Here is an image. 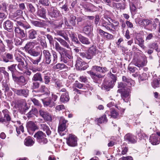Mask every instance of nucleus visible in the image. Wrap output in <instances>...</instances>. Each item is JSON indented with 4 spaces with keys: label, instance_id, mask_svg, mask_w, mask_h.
Masks as SVG:
<instances>
[{
    "label": "nucleus",
    "instance_id": "nucleus-1",
    "mask_svg": "<svg viewBox=\"0 0 160 160\" xmlns=\"http://www.w3.org/2000/svg\"><path fill=\"white\" fill-rule=\"evenodd\" d=\"M55 48L60 55L61 61L67 63L72 60L73 56L71 52L60 46L57 42L55 44Z\"/></svg>",
    "mask_w": 160,
    "mask_h": 160
},
{
    "label": "nucleus",
    "instance_id": "nucleus-2",
    "mask_svg": "<svg viewBox=\"0 0 160 160\" xmlns=\"http://www.w3.org/2000/svg\"><path fill=\"white\" fill-rule=\"evenodd\" d=\"M27 52L33 57H37L36 58H29V59L31 64L36 65H38L41 60L42 53H41L40 52H37L33 49L28 50Z\"/></svg>",
    "mask_w": 160,
    "mask_h": 160
},
{
    "label": "nucleus",
    "instance_id": "nucleus-3",
    "mask_svg": "<svg viewBox=\"0 0 160 160\" xmlns=\"http://www.w3.org/2000/svg\"><path fill=\"white\" fill-rule=\"evenodd\" d=\"M34 137L37 141L41 145L45 144L48 142L45 134L41 131H38L36 132L34 135Z\"/></svg>",
    "mask_w": 160,
    "mask_h": 160
},
{
    "label": "nucleus",
    "instance_id": "nucleus-4",
    "mask_svg": "<svg viewBox=\"0 0 160 160\" xmlns=\"http://www.w3.org/2000/svg\"><path fill=\"white\" fill-rule=\"evenodd\" d=\"M48 15L53 19H57L61 15L60 11L54 7H51L48 10Z\"/></svg>",
    "mask_w": 160,
    "mask_h": 160
},
{
    "label": "nucleus",
    "instance_id": "nucleus-5",
    "mask_svg": "<svg viewBox=\"0 0 160 160\" xmlns=\"http://www.w3.org/2000/svg\"><path fill=\"white\" fill-rule=\"evenodd\" d=\"M147 63V58L146 56H144L143 61L142 62L140 59L135 58L133 59L132 64L140 68L146 66Z\"/></svg>",
    "mask_w": 160,
    "mask_h": 160
},
{
    "label": "nucleus",
    "instance_id": "nucleus-6",
    "mask_svg": "<svg viewBox=\"0 0 160 160\" xmlns=\"http://www.w3.org/2000/svg\"><path fill=\"white\" fill-rule=\"evenodd\" d=\"M77 138L74 135L70 134L67 138V143L69 146L74 147L77 145Z\"/></svg>",
    "mask_w": 160,
    "mask_h": 160
},
{
    "label": "nucleus",
    "instance_id": "nucleus-7",
    "mask_svg": "<svg viewBox=\"0 0 160 160\" xmlns=\"http://www.w3.org/2000/svg\"><path fill=\"white\" fill-rule=\"evenodd\" d=\"M13 80L17 84L21 86L25 85L27 82L24 77L22 76H19V75L13 76Z\"/></svg>",
    "mask_w": 160,
    "mask_h": 160
},
{
    "label": "nucleus",
    "instance_id": "nucleus-8",
    "mask_svg": "<svg viewBox=\"0 0 160 160\" xmlns=\"http://www.w3.org/2000/svg\"><path fill=\"white\" fill-rule=\"evenodd\" d=\"M122 90V89H119L118 90L117 92L121 93V97L125 102H128L130 99V90L128 89L127 90Z\"/></svg>",
    "mask_w": 160,
    "mask_h": 160
},
{
    "label": "nucleus",
    "instance_id": "nucleus-9",
    "mask_svg": "<svg viewBox=\"0 0 160 160\" xmlns=\"http://www.w3.org/2000/svg\"><path fill=\"white\" fill-rule=\"evenodd\" d=\"M87 73L90 75L95 82L99 83L100 82V79L102 78V76L100 74H97L92 70L87 71Z\"/></svg>",
    "mask_w": 160,
    "mask_h": 160
},
{
    "label": "nucleus",
    "instance_id": "nucleus-10",
    "mask_svg": "<svg viewBox=\"0 0 160 160\" xmlns=\"http://www.w3.org/2000/svg\"><path fill=\"white\" fill-rule=\"evenodd\" d=\"M76 67L79 70H84L88 67V65L82 60H78L76 64Z\"/></svg>",
    "mask_w": 160,
    "mask_h": 160
},
{
    "label": "nucleus",
    "instance_id": "nucleus-11",
    "mask_svg": "<svg viewBox=\"0 0 160 160\" xmlns=\"http://www.w3.org/2000/svg\"><path fill=\"white\" fill-rule=\"evenodd\" d=\"M68 121L65 120L63 117H61L59 120V126L58 127V131L60 133V132H63L66 129V123Z\"/></svg>",
    "mask_w": 160,
    "mask_h": 160
},
{
    "label": "nucleus",
    "instance_id": "nucleus-12",
    "mask_svg": "<svg viewBox=\"0 0 160 160\" xmlns=\"http://www.w3.org/2000/svg\"><path fill=\"white\" fill-rule=\"evenodd\" d=\"M42 101L45 107L52 108L56 105V103L54 102L51 98L42 99Z\"/></svg>",
    "mask_w": 160,
    "mask_h": 160
},
{
    "label": "nucleus",
    "instance_id": "nucleus-13",
    "mask_svg": "<svg viewBox=\"0 0 160 160\" xmlns=\"http://www.w3.org/2000/svg\"><path fill=\"white\" fill-rule=\"evenodd\" d=\"M149 141L153 145H156L159 143L160 139L156 134H152L150 136L149 139Z\"/></svg>",
    "mask_w": 160,
    "mask_h": 160
},
{
    "label": "nucleus",
    "instance_id": "nucleus-14",
    "mask_svg": "<svg viewBox=\"0 0 160 160\" xmlns=\"http://www.w3.org/2000/svg\"><path fill=\"white\" fill-rule=\"evenodd\" d=\"M39 112L40 116L43 118L45 120L50 122L52 121V117L47 112L42 110H39Z\"/></svg>",
    "mask_w": 160,
    "mask_h": 160
},
{
    "label": "nucleus",
    "instance_id": "nucleus-15",
    "mask_svg": "<svg viewBox=\"0 0 160 160\" xmlns=\"http://www.w3.org/2000/svg\"><path fill=\"white\" fill-rule=\"evenodd\" d=\"M12 90L18 95L22 96L25 97H27L28 95L29 90L27 89L19 90L13 89Z\"/></svg>",
    "mask_w": 160,
    "mask_h": 160
},
{
    "label": "nucleus",
    "instance_id": "nucleus-16",
    "mask_svg": "<svg viewBox=\"0 0 160 160\" xmlns=\"http://www.w3.org/2000/svg\"><path fill=\"white\" fill-rule=\"evenodd\" d=\"M18 110L22 114L25 113V112L28 109L27 103L25 101L22 102V103H19L18 105Z\"/></svg>",
    "mask_w": 160,
    "mask_h": 160
},
{
    "label": "nucleus",
    "instance_id": "nucleus-17",
    "mask_svg": "<svg viewBox=\"0 0 160 160\" xmlns=\"http://www.w3.org/2000/svg\"><path fill=\"white\" fill-rule=\"evenodd\" d=\"M136 137L131 133H128L124 136L125 140L128 143H135L136 142Z\"/></svg>",
    "mask_w": 160,
    "mask_h": 160
},
{
    "label": "nucleus",
    "instance_id": "nucleus-18",
    "mask_svg": "<svg viewBox=\"0 0 160 160\" xmlns=\"http://www.w3.org/2000/svg\"><path fill=\"white\" fill-rule=\"evenodd\" d=\"M83 7L85 11L89 12H94L96 11L97 8L91 3L84 4Z\"/></svg>",
    "mask_w": 160,
    "mask_h": 160
},
{
    "label": "nucleus",
    "instance_id": "nucleus-19",
    "mask_svg": "<svg viewBox=\"0 0 160 160\" xmlns=\"http://www.w3.org/2000/svg\"><path fill=\"white\" fill-rule=\"evenodd\" d=\"M122 81L129 87L134 86L135 84L134 81L128 76H123Z\"/></svg>",
    "mask_w": 160,
    "mask_h": 160
},
{
    "label": "nucleus",
    "instance_id": "nucleus-20",
    "mask_svg": "<svg viewBox=\"0 0 160 160\" xmlns=\"http://www.w3.org/2000/svg\"><path fill=\"white\" fill-rule=\"evenodd\" d=\"M37 15L43 19H46V9L43 7H40L39 8H38Z\"/></svg>",
    "mask_w": 160,
    "mask_h": 160
},
{
    "label": "nucleus",
    "instance_id": "nucleus-21",
    "mask_svg": "<svg viewBox=\"0 0 160 160\" xmlns=\"http://www.w3.org/2000/svg\"><path fill=\"white\" fill-rule=\"evenodd\" d=\"M87 17L85 16L78 17L77 19V24H81L83 26L88 23H89L88 20H87Z\"/></svg>",
    "mask_w": 160,
    "mask_h": 160
},
{
    "label": "nucleus",
    "instance_id": "nucleus-22",
    "mask_svg": "<svg viewBox=\"0 0 160 160\" xmlns=\"http://www.w3.org/2000/svg\"><path fill=\"white\" fill-rule=\"evenodd\" d=\"M78 38L79 42H81L83 44L89 45L91 43L88 38L84 37L80 34H78Z\"/></svg>",
    "mask_w": 160,
    "mask_h": 160
},
{
    "label": "nucleus",
    "instance_id": "nucleus-23",
    "mask_svg": "<svg viewBox=\"0 0 160 160\" xmlns=\"http://www.w3.org/2000/svg\"><path fill=\"white\" fill-rule=\"evenodd\" d=\"M114 84L110 80H105L103 83L102 86L105 89L108 91L110 89L113 88Z\"/></svg>",
    "mask_w": 160,
    "mask_h": 160
},
{
    "label": "nucleus",
    "instance_id": "nucleus-24",
    "mask_svg": "<svg viewBox=\"0 0 160 160\" xmlns=\"http://www.w3.org/2000/svg\"><path fill=\"white\" fill-rule=\"evenodd\" d=\"M4 116V118L0 117V122H4L6 121H9L10 117L9 115V111L6 109L3 110L2 111Z\"/></svg>",
    "mask_w": 160,
    "mask_h": 160
},
{
    "label": "nucleus",
    "instance_id": "nucleus-25",
    "mask_svg": "<svg viewBox=\"0 0 160 160\" xmlns=\"http://www.w3.org/2000/svg\"><path fill=\"white\" fill-rule=\"evenodd\" d=\"M12 122L13 123L12 124V125H13L15 127V128L16 129L17 132L18 134L20 133V130L22 132H24V128L22 125H20L19 126V129H18V125H19L20 124V122L19 121H12Z\"/></svg>",
    "mask_w": 160,
    "mask_h": 160
},
{
    "label": "nucleus",
    "instance_id": "nucleus-26",
    "mask_svg": "<svg viewBox=\"0 0 160 160\" xmlns=\"http://www.w3.org/2000/svg\"><path fill=\"white\" fill-rule=\"evenodd\" d=\"M57 34L64 38L68 42H69L70 40L68 37L67 34L66 33L65 31L64 30H59L56 31Z\"/></svg>",
    "mask_w": 160,
    "mask_h": 160
},
{
    "label": "nucleus",
    "instance_id": "nucleus-27",
    "mask_svg": "<svg viewBox=\"0 0 160 160\" xmlns=\"http://www.w3.org/2000/svg\"><path fill=\"white\" fill-rule=\"evenodd\" d=\"M55 39L60 42L62 46L68 49L70 48L69 44L65 40H64L60 38H55Z\"/></svg>",
    "mask_w": 160,
    "mask_h": 160
},
{
    "label": "nucleus",
    "instance_id": "nucleus-28",
    "mask_svg": "<svg viewBox=\"0 0 160 160\" xmlns=\"http://www.w3.org/2000/svg\"><path fill=\"white\" fill-rule=\"evenodd\" d=\"M35 143L33 139L30 137L28 136L26 138L24 141V144L27 146L30 147L32 146Z\"/></svg>",
    "mask_w": 160,
    "mask_h": 160
},
{
    "label": "nucleus",
    "instance_id": "nucleus-29",
    "mask_svg": "<svg viewBox=\"0 0 160 160\" xmlns=\"http://www.w3.org/2000/svg\"><path fill=\"white\" fill-rule=\"evenodd\" d=\"M38 32L33 29L29 30L28 32V38L32 39L36 38L38 36Z\"/></svg>",
    "mask_w": 160,
    "mask_h": 160
},
{
    "label": "nucleus",
    "instance_id": "nucleus-30",
    "mask_svg": "<svg viewBox=\"0 0 160 160\" xmlns=\"http://www.w3.org/2000/svg\"><path fill=\"white\" fill-rule=\"evenodd\" d=\"M84 26L83 29V32L87 35L88 36L90 35L92 30L91 25L90 24L88 23Z\"/></svg>",
    "mask_w": 160,
    "mask_h": 160
},
{
    "label": "nucleus",
    "instance_id": "nucleus-31",
    "mask_svg": "<svg viewBox=\"0 0 160 160\" xmlns=\"http://www.w3.org/2000/svg\"><path fill=\"white\" fill-rule=\"evenodd\" d=\"M69 99L70 98L68 92L62 93L60 96V100L62 102H67L69 101Z\"/></svg>",
    "mask_w": 160,
    "mask_h": 160
},
{
    "label": "nucleus",
    "instance_id": "nucleus-32",
    "mask_svg": "<svg viewBox=\"0 0 160 160\" xmlns=\"http://www.w3.org/2000/svg\"><path fill=\"white\" fill-rule=\"evenodd\" d=\"M51 55L52 58V65H53L57 63L58 60V54L57 52L54 50L51 51Z\"/></svg>",
    "mask_w": 160,
    "mask_h": 160
},
{
    "label": "nucleus",
    "instance_id": "nucleus-33",
    "mask_svg": "<svg viewBox=\"0 0 160 160\" xmlns=\"http://www.w3.org/2000/svg\"><path fill=\"white\" fill-rule=\"evenodd\" d=\"M32 81H39L42 82L43 81L42 74L40 72H37L35 73L32 77Z\"/></svg>",
    "mask_w": 160,
    "mask_h": 160
},
{
    "label": "nucleus",
    "instance_id": "nucleus-34",
    "mask_svg": "<svg viewBox=\"0 0 160 160\" xmlns=\"http://www.w3.org/2000/svg\"><path fill=\"white\" fill-rule=\"evenodd\" d=\"M40 128L44 131H45L48 135H49L51 134V132L48 126L46 124L44 123L41 124L40 125Z\"/></svg>",
    "mask_w": 160,
    "mask_h": 160
},
{
    "label": "nucleus",
    "instance_id": "nucleus-35",
    "mask_svg": "<svg viewBox=\"0 0 160 160\" xmlns=\"http://www.w3.org/2000/svg\"><path fill=\"white\" fill-rule=\"evenodd\" d=\"M80 55L82 58H85L88 59H92L94 56L91 54L88 50L86 52H82L80 53Z\"/></svg>",
    "mask_w": 160,
    "mask_h": 160
},
{
    "label": "nucleus",
    "instance_id": "nucleus-36",
    "mask_svg": "<svg viewBox=\"0 0 160 160\" xmlns=\"http://www.w3.org/2000/svg\"><path fill=\"white\" fill-rule=\"evenodd\" d=\"M96 121L98 124L107 122H108V119L107 118L106 115H103L100 118H97Z\"/></svg>",
    "mask_w": 160,
    "mask_h": 160
},
{
    "label": "nucleus",
    "instance_id": "nucleus-37",
    "mask_svg": "<svg viewBox=\"0 0 160 160\" xmlns=\"http://www.w3.org/2000/svg\"><path fill=\"white\" fill-rule=\"evenodd\" d=\"M12 19L14 21L15 23L17 26L19 25L21 26L25 29L29 28L30 27V26L29 25L25 24L24 23H22V22L16 20L14 19V18H12Z\"/></svg>",
    "mask_w": 160,
    "mask_h": 160
},
{
    "label": "nucleus",
    "instance_id": "nucleus-38",
    "mask_svg": "<svg viewBox=\"0 0 160 160\" xmlns=\"http://www.w3.org/2000/svg\"><path fill=\"white\" fill-rule=\"evenodd\" d=\"M37 112V109L35 108H33L26 115L27 117L29 118L34 117Z\"/></svg>",
    "mask_w": 160,
    "mask_h": 160
},
{
    "label": "nucleus",
    "instance_id": "nucleus-39",
    "mask_svg": "<svg viewBox=\"0 0 160 160\" xmlns=\"http://www.w3.org/2000/svg\"><path fill=\"white\" fill-rule=\"evenodd\" d=\"M34 43L33 42H28L24 47L25 51L27 52L28 50L32 49L34 48Z\"/></svg>",
    "mask_w": 160,
    "mask_h": 160
},
{
    "label": "nucleus",
    "instance_id": "nucleus-40",
    "mask_svg": "<svg viewBox=\"0 0 160 160\" xmlns=\"http://www.w3.org/2000/svg\"><path fill=\"white\" fill-rule=\"evenodd\" d=\"M17 66L16 64L12 65L11 66V71L12 73V78L15 76L18 75L19 74L18 72L16 69L15 67Z\"/></svg>",
    "mask_w": 160,
    "mask_h": 160
},
{
    "label": "nucleus",
    "instance_id": "nucleus-41",
    "mask_svg": "<svg viewBox=\"0 0 160 160\" xmlns=\"http://www.w3.org/2000/svg\"><path fill=\"white\" fill-rule=\"evenodd\" d=\"M148 48L153 49H155L157 52L159 51L158 45L157 42L151 43L148 45Z\"/></svg>",
    "mask_w": 160,
    "mask_h": 160
},
{
    "label": "nucleus",
    "instance_id": "nucleus-42",
    "mask_svg": "<svg viewBox=\"0 0 160 160\" xmlns=\"http://www.w3.org/2000/svg\"><path fill=\"white\" fill-rule=\"evenodd\" d=\"M152 22L151 21L148 19L141 20L139 22V23L140 24L143 26L145 27L148 26L150 24H151Z\"/></svg>",
    "mask_w": 160,
    "mask_h": 160
},
{
    "label": "nucleus",
    "instance_id": "nucleus-43",
    "mask_svg": "<svg viewBox=\"0 0 160 160\" xmlns=\"http://www.w3.org/2000/svg\"><path fill=\"white\" fill-rule=\"evenodd\" d=\"M88 51L90 52L93 56H95L96 53L98 52V50L97 49L96 46L92 45L90 47Z\"/></svg>",
    "mask_w": 160,
    "mask_h": 160
},
{
    "label": "nucleus",
    "instance_id": "nucleus-44",
    "mask_svg": "<svg viewBox=\"0 0 160 160\" xmlns=\"http://www.w3.org/2000/svg\"><path fill=\"white\" fill-rule=\"evenodd\" d=\"M67 66L64 64L61 63H58L56 65H54L53 68L54 69H57L61 70L63 69L66 68Z\"/></svg>",
    "mask_w": 160,
    "mask_h": 160
},
{
    "label": "nucleus",
    "instance_id": "nucleus-45",
    "mask_svg": "<svg viewBox=\"0 0 160 160\" xmlns=\"http://www.w3.org/2000/svg\"><path fill=\"white\" fill-rule=\"evenodd\" d=\"M13 39L12 40V42L14 43L16 46L21 45L23 42V40L20 38L18 37L14 38L13 41Z\"/></svg>",
    "mask_w": 160,
    "mask_h": 160
},
{
    "label": "nucleus",
    "instance_id": "nucleus-46",
    "mask_svg": "<svg viewBox=\"0 0 160 160\" xmlns=\"http://www.w3.org/2000/svg\"><path fill=\"white\" fill-rule=\"evenodd\" d=\"M18 68L21 71H23L24 69L27 68V64H25L24 61L19 62L18 65Z\"/></svg>",
    "mask_w": 160,
    "mask_h": 160
},
{
    "label": "nucleus",
    "instance_id": "nucleus-47",
    "mask_svg": "<svg viewBox=\"0 0 160 160\" xmlns=\"http://www.w3.org/2000/svg\"><path fill=\"white\" fill-rule=\"evenodd\" d=\"M30 20L31 23L36 27H42L43 26V23L42 22L38 21Z\"/></svg>",
    "mask_w": 160,
    "mask_h": 160
},
{
    "label": "nucleus",
    "instance_id": "nucleus-48",
    "mask_svg": "<svg viewBox=\"0 0 160 160\" xmlns=\"http://www.w3.org/2000/svg\"><path fill=\"white\" fill-rule=\"evenodd\" d=\"M76 17L73 15H72L70 16L69 22L70 24L72 26H76Z\"/></svg>",
    "mask_w": 160,
    "mask_h": 160
},
{
    "label": "nucleus",
    "instance_id": "nucleus-49",
    "mask_svg": "<svg viewBox=\"0 0 160 160\" xmlns=\"http://www.w3.org/2000/svg\"><path fill=\"white\" fill-rule=\"evenodd\" d=\"M50 3L49 0H39L38 3L39 5L46 6H49Z\"/></svg>",
    "mask_w": 160,
    "mask_h": 160
},
{
    "label": "nucleus",
    "instance_id": "nucleus-50",
    "mask_svg": "<svg viewBox=\"0 0 160 160\" xmlns=\"http://www.w3.org/2000/svg\"><path fill=\"white\" fill-rule=\"evenodd\" d=\"M22 13V11L20 10H17L16 12L13 15H12V17H11V18H14L16 17V19L17 20L18 19V16L20 15Z\"/></svg>",
    "mask_w": 160,
    "mask_h": 160
},
{
    "label": "nucleus",
    "instance_id": "nucleus-51",
    "mask_svg": "<svg viewBox=\"0 0 160 160\" xmlns=\"http://www.w3.org/2000/svg\"><path fill=\"white\" fill-rule=\"evenodd\" d=\"M152 85L154 88L158 87L159 85V81L156 79H154L152 82Z\"/></svg>",
    "mask_w": 160,
    "mask_h": 160
},
{
    "label": "nucleus",
    "instance_id": "nucleus-52",
    "mask_svg": "<svg viewBox=\"0 0 160 160\" xmlns=\"http://www.w3.org/2000/svg\"><path fill=\"white\" fill-rule=\"evenodd\" d=\"M42 53L43 56V59L48 57L50 55H51V53L48 50H44L42 51Z\"/></svg>",
    "mask_w": 160,
    "mask_h": 160
},
{
    "label": "nucleus",
    "instance_id": "nucleus-53",
    "mask_svg": "<svg viewBox=\"0 0 160 160\" xmlns=\"http://www.w3.org/2000/svg\"><path fill=\"white\" fill-rule=\"evenodd\" d=\"M92 70L101 73V72H102V67L96 65L93 66L92 67Z\"/></svg>",
    "mask_w": 160,
    "mask_h": 160
},
{
    "label": "nucleus",
    "instance_id": "nucleus-54",
    "mask_svg": "<svg viewBox=\"0 0 160 160\" xmlns=\"http://www.w3.org/2000/svg\"><path fill=\"white\" fill-rule=\"evenodd\" d=\"M48 57L44 59V60L46 64H49L52 63V57L51 55H50Z\"/></svg>",
    "mask_w": 160,
    "mask_h": 160
},
{
    "label": "nucleus",
    "instance_id": "nucleus-55",
    "mask_svg": "<svg viewBox=\"0 0 160 160\" xmlns=\"http://www.w3.org/2000/svg\"><path fill=\"white\" fill-rule=\"evenodd\" d=\"M84 85V84L80 83L78 81H76L74 84L75 88H77L80 89L82 88Z\"/></svg>",
    "mask_w": 160,
    "mask_h": 160
},
{
    "label": "nucleus",
    "instance_id": "nucleus-56",
    "mask_svg": "<svg viewBox=\"0 0 160 160\" xmlns=\"http://www.w3.org/2000/svg\"><path fill=\"white\" fill-rule=\"evenodd\" d=\"M111 117L114 118H117L119 114L115 110H113L110 112Z\"/></svg>",
    "mask_w": 160,
    "mask_h": 160
},
{
    "label": "nucleus",
    "instance_id": "nucleus-57",
    "mask_svg": "<svg viewBox=\"0 0 160 160\" xmlns=\"http://www.w3.org/2000/svg\"><path fill=\"white\" fill-rule=\"evenodd\" d=\"M40 86V83L37 81H33L32 86V88L33 89L38 88Z\"/></svg>",
    "mask_w": 160,
    "mask_h": 160
},
{
    "label": "nucleus",
    "instance_id": "nucleus-58",
    "mask_svg": "<svg viewBox=\"0 0 160 160\" xmlns=\"http://www.w3.org/2000/svg\"><path fill=\"white\" fill-rule=\"evenodd\" d=\"M110 78L112 79V80H110L112 83L114 84L117 80V77L116 75L113 74L111 73V74L108 73Z\"/></svg>",
    "mask_w": 160,
    "mask_h": 160
},
{
    "label": "nucleus",
    "instance_id": "nucleus-59",
    "mask_svg": "<svg viewBox=\"0 0 160 160\" xmlns=\"http://www.w3.org/2000/svg\"><path fill=\"white\" fill-rule=\"evenodd\" d=\"M103 38H106L108 40H111L114 39V36L112 34L107 32V34L105 35Z\"/></svg>",
    "mask_w": 160,
    "mask_h": 160
},
{
    "label": "nucleus",
    "instance_id": "nucleus-60",
    "mask_svg": "<svg viewBox=\"0 0 160 160\" xmlns=\"http://www.w3.org/2000/svg\"><path fill=\"white\" fill-rule=\"evenodd\" d=\"M4 28L7 31H9L10 30V21L7 20L5 22Z\"/></svg>",
    "mask_w": 160,
    "mask_h": 160
},
{
    "label": "nucleus",
    "instance_id": "nucleus-61",
    "mask_svg": "<svg viewBox=\"0 0 160 160\" xmlns=\"http://www.w3.org/2000/svg\"><path fill=\"white\" fill-rule=\"evenodd\" d=\"M50 78L47 75H45L44 77V82L46 84H48L50 82Z\"/></svg>",
    "mask_w": 160,
    "mask_h": 160
},
{
    "label": "nucleus",
    "instance_id": "nucleus-62",
    "mask_svg": "<svg viewBox=\"0 0 160 160\" xmlns=\"http://www.w3.org/2000/svg\"><path fill=\"white\" fill-rule=\"evenodd\" d=\"M132 64V63H130L128 67V69L130 73L134 72L137 69L136 68L131 66Z\"/></svg>",
    "mask_w": 160,
    "mask_h": 160
},
{
    "label": "nucleus",
    "instance_id": "nucleus-63",
    "mask_svg": "<svg viewBox=\"0 0 160 160\" xmlns=\"http://www.w3.org/2000/svg\"><path fill=\"white\" fill-rule=\"evenodd\" d=\"M15 59L19 62H21L23 61L22 60V57L19 54L16 53L15 55Z\"/></svg>",
    "mask_w": 160,
    "mask_h": 160
},
{
    "label": "nucleus",
    "instance_id": "nucleus-64",
    "mask_svg": "<svg viewBox=\"0 0 160 160\" xmlns=\"http://www.w3.org/2000/svg\"><path fill=\"white\" fill-rule=\"evenodd\" d=\"M28 10L30 12L33 13L35 11V9L34 6L31 3H30L28 5Z\"/></svg>",
    "mask_w": 160,
    "mask_h": 160
}]
</instances>
